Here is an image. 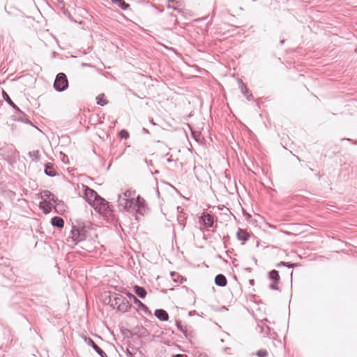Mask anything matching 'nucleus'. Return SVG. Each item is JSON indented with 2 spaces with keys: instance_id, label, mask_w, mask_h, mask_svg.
Returning <instances> with one entry per match:
<instances>
[{
  "instance_id": "14",
  "label": "nucleus",
  "mask_w": 357,
  "mask_h": 357,
  "mask_svg": "<svg viewBox=\"0 0 357 357\" xmlns=\"http://www.w3.org/2000/svg\"><path fill=\"white\" fill-rule=\"evenodd\" d=\"M236 236L239 241H247L250 238L248 233L242 229H238Z\"/></svg>"
},
{
  "instance_id": "11",
  "label": "nucleus",
  "mask_w": 357,
  "mask_h": 357,
  "mask_svg": "<svg viewBox=\"0 0 357 357\" xmlns=\"http://www.w3.org/2000/svg\"><path fill=\"white\" fill-rule=\"evenodd\" d=\"M177 210L179 213L177 216V221L179 225L181 226L182 229H183L186 225L187 216L184 213L182 212V209L181 208V207H177Z\"/></svg>"
},
{
  "instance_id": "8",
  "label": "nucleus",
  "mask_w": 357,
  "mask_h": 357,
  "mask_svg": "<svg viewBox=\"0 0 357 357\" xmlns=\"http://www.w3.org/2000/svg\"><path fill=\"white\" fill-rule=\"evenodd\" d=\"M199 222L203 223L206 227H211L213 225L214 220L212 215L204 213L199 218Z\"/></svg>"
},
{
  "instance_id": "13",
  "label": "nucleus",
  "mask_w": 357,
  "mask_h": 357,
  "mask_svg": "<svg viewBox=\"0 0 357 357\" xmlns=\"http://www.w3.org/2000/svg\"><path fill=\"white\" fill-rule=\"evenodd\" d=\"M227 278L222 274H218L215 278V283L217 286L225 287L227 285Z\"/></svg>"
},
{
  "instance_id": "17",
  "label": "nucleus",
  "mask_w": 357,
  "mask_h": 357,
  "mask_svg": "<svg viewBox=\"0 0 357 357\" xmlns=\"http://www.w3.org/2000/svg\"><path fill=\"white\" fill-rule=\"evenodd\" d=\"M40 208L43 210V211L47 214L49 213L51 211V204L50 202L44 199L43 201L40 202Z\"/></svg>"
},
{
  "instance_id": "1",
  "label": "nucleus",
  "mask_w": 357,
  "mask_h": 357,
  "mask_svg": "<svg viewBox=\"0 0 357 357\" xmlns=\"http://www.w3.org/2000/svg\"><path fill=\"white\" fill-rule=\"evenodd\" d=\"M118 206L120 210L134 214L144 215L147 210L145 200L139 195L136 196L135 191L131 190L119 195Z\"/></svg>"
},
{
  "instance_id": "21",
  "label": "nucleus",
  "mask_w": 357,
  "mask_h": 357,
  "mask_svg": "<svg viewBox=\"0 0 357 357\" xmlns=\"http://www.w3.org/2000/svg\"><path fill=\"white\" fill-rule=\"evenodd\" d=\"M113 1L123 10H127L130 7V5L123 0H113Z\"/></svg>"
},
{
  "instance_id": "12",
  "label": "nucleus",
  "mask_w": 357,
  "mask_h": 357,
  "mask_svg": "<svg viewBox=\"0 0 357 357\" xmlns=\"http://www.w3.org/2000/svg\"><path fill=\"white\" fill-rule=\"evenodd\" d=\"M155 316L161 321H167L169 319L168 313L162 309H157L154 312Z\"/></svg>"
},
{
  "instance_id": "4",
  "label": "nucleus",
  "mask_w": 357,
  "mask_h": 357,
  "mask_svg": "<svg viewBox=\"0 0 357 357\" xmlns=\"http://www.w3.org/2000/svg\"><path fill=\"white\" fill-rule=\"evenodd\" d=\"M3 97L4 100L6 101V102L9 105H10L14 109H15V111L18 113V120H20L30 125H33L32 123L28 119L25 118V114L23 112H22L20 109V108L12 101L9 96L4 91H3Z\"/></svg>"
},
{
  "instance_id": "29",
  "label": "nucleus",
  "mask_w": 357,
  "mask_h": 357,
  "mask_svg": "<svg viewBox=\"0 0 357 357\" xmlns=\"http://www.w3.org/2000/svg\"><path fill=\"white\" fill-rule=\"evenodd\" d=\"M277 284L278 283L274 282L273 284H270L269 288L273 290H278V287L277 286Z\"/></svg>"
},
{
  "instance_id": "2",
  "label": "nucleus",
  "mask_w": 357,
  "mask_h": 357,
  "mask_svg": "<svg viewBox=\"0 0 357 357\" xmlns=\"http://www.w3.org/2000/svg\"><path fill=\"white\" fill-rule=\"evenodd\" d=\"M68 87V80L63 73H59L56 76L54 88L56 91L62 92Z\"/></svg>"
},
{
  "instance_id": "28",
  "label": "nucleus",
  "mask_w": 357,
  "mask_h": 357,
  "mask_svg": "<svg viewBox=\"0 0 357 357\" xmlns=\"http://www.w3.org/2000/svg\"><path fill=\"white\" fill-rule=\"evenodd\" d=\"M258 327L260 328L261 333H264L266 335L268 334V331H269V328L268 326H266L264 328V326H260L258 325Z\"/></svg>"
},
{
  "instance_id": "26",
  "label": "nucleus",
  "mask_w": 357,
  "mask_h": 357,
  "mask_svg": "<svg viewBox=\"0 0 357 357\" xmlns=\"http://www.w3.org/2000/svg\"><path fill=\"white\" fill-rule=\"evenodd\" d=\"M257 356L258 357H267L268 352L266 350H259L257 352Z\"/></svg>"
},
{
  "instance_id": "9",
  "label": "nucleus",
  "mask_w": 357,
  "mask_h": 357,
  "mask_svg": "<svg viewBox=\"0 0 357 357\" xmlns=\"http://www.w3.org/2000/svg\"><path fill=\"white\" fill-rule=\"evenodd\" d=\"M86 343L91 346L101 357H107L105 352L102 350L89 337H85Z\"/></svg>"
},
{
  "instance_id": "5",
  "label": "nucleus",
  "mask_w": 357,
  "mask_h": 357,
  "mask_svg": "<svg viewBox=\"0 0 357 357\" xmlns=\"http://www.w3.org/2000/svg\"><path fill=\"white\" fill-rule=\"evenodd\" d=\"M93 207L96 211H98L100 213L105 215L109 212L112 211L109 203L101 197H100L98 199H96V202L94 204Z\"/></svg>"
},
{
  "instance_id": "35",
  "label": "nucleus",
  "mask_w": 357,
  "mask_h": 357,
  "mask_svg": "<svg viewBox=\"0 0 357 357\" xmlns=\"http://www.w3.org/2000/svg\"><path fill=\"white\" fill-rule=\"evenodd\" d=\"M284 40H280V43H281V44H284Z\"/></svg>"
},
{
  "instance_id": "36",
  "label": "nucleus",
  "mask_w": 357,
  "mask_h": 357,
  "mask_svg": "<svg viewBox=\"0 0 357 357\" xmlns=\"http://www.w3.org/2000/svg\"><path fill=\"white\" fill-rule=\"evenodd\" d=\"M2 206V203L0 202V209L1 208Z\"/></svg>"
},
{
  "instance_id": "18",
  "label": "nucleus",
  "mask_w": 357,
  "mask_h": 357,
  "mask_svg": "<svg viewBox=\"0 0 357 357\" xmlns=\"http://www.w3.org/2000/svg\"><path fill=\"white\" fill-rule=\"evenodd\" d=\"M45 174L52 177L55 176L56 175V172L55 171L51 163H47L45 165Z\"/></svg>"
},
{
  "instance_id": "7",
  "label": "nucleus",
  "mask_w": 357,
  "mask_h": 357,
  "mask_svg": "<svg viewBox=\"0 0 357 357\" xmlns=\"http://www.w3.org/2000/svg\"><path fill=\"white\" fill-rule=\"evenodd\" d=\"M84 197L87 202L93 206L96 204V199H98L100 196L93 190L86 187L84 190Z\"/></svg>"
},
{
  "instance_id": "22",
  "label": "nucleus",
  "mask_w": 357,
  "mask_h": 357,
  "mask_svg": "<svg viewBox=\"0 0 357 357\" xmlns=\"http://www.w3.org/2000/svg\"><path fill=\"white\" fill-rule=\"evenodd\" d=\"M97 104L101 106H104L107 104V101L105 98L104 94H100L96 98Z\"/></svg>"
},
{
  "instance_id": "24",
  "label": "nucleus",
  "mask_w": 357,
  "mask_h": 357,
  "mask_svg": "<svg viewBox=\"0 0 357 357\" xmlns=\"http://www.w3.org/2000/svg\"><path fill=\"white\" fill-rule=\"evenodd\" d=\"M52 195L53 194L49 190H43L41 192V197L43 199H48L50 200Z\"/></svg>"
},
{
  "instance_id": "15",
  "label": "nucleus",
  "mask_w": 357,
  "mask_h": 357,
  "mask_svg": "<svg viewBox=\"0 0 357 357\" xmlns=\"http://www.w3.org/2000/svg\"><path fill=\"white\" fill-rule=\"evenodd\" d=\"M239 88L241 89L242 93H243L244 96H246V98L248 100H252V94H248V89L247 86L241 80L239 81Z\"/></svg>"
},
{
  "instance_id": "34",
  "label": "nucleus",
  "mask_w": 357,
  "mask_h": 357,
  "mask_svg": "<svg viewBox=\"0 0 357 357\" xmlns=\"http://www.w3.org/2000/svg\"><path fill=\"white\" fill-rule=\"evenodd\" d=\"M173 357H184V356L182 354H176V355L174 356Z\"/></svg>"
},
{
  "instance_id": "32",
  "label": "nucleus",
  "mask_w": 357,
  "mask_h": 357,
  "mask_svg": "<svg viewBox=\"0 0 357 357\" xmlns=\"http://www.w3.org/2000/svg\"><path fill=\"white\" fill-rule=\"evenodd\" d=\"M176 326H177V328H178L180 331H183V328H182V326H181V321H176Z\"/></svg>"
},
{
  "instance_id": "19",
  "label": "nucleus",
  "mask_w": 357,
  "mask_h": 357,
  "mask_svg": "<svg viewBox=\"0 0 357 357\" xmlns=\"http://www.w3.org/2000/svg\"><path fill=\"white\" fill-rule=\"evenodd\" d=\"M135 293L141 298H145L146 296V291L144 287L135 285L133 287Z\"/></svg>"
},
{
  "instance_id": "30",
  "label": "nucleus",
  "mask_w": 357,
  "mask_h": 357,
  "mask_svg": "<svg viewBox=\"0 0 357 357\" xmlns=\"http://www.w3.org/2000/svg\"><path fill=\"white\" fill-rule=\"evenodd\" d=\"M50 202H54V204H57V202H59V199H58L56 197H55V196L53 195L52 196V197L50 198Z\"/></svg>"
},
{
  "instance_id": "10",
  "label": "nucleus",
  "mask_w": 357,
  "mask_h": 357,
  "mask_svg": "<svg viewBox=\"0 0 357 357\" xmlns=\"http://www.w3.org/2000/svg\"><path fill=\"white\" fill-rule=\"evenodd\" d=\"M126 295L131 301H133L135 304H136L142 310L146 311L147 310L146 305L142 303L135 295H133L130 292H127Z\"/></svg>"
},
{
  "instance_id": "3",
  "label": "nucleus",
  "mask_w": 357,
  "mask_h": 357,
  "mask_svg": "<svg viewBox=\"0 0 357 357\" xmlns=\"http://www.w3.org/2000/svg\"><path fill=\"white\" fill-rule=\"evenodd\" d=\"M86 231L84 227H80L79 226H73L70 231V236L73 241L75 243L85 240L86 237Z\"/></svg>"
},
{
  "instance_id": "27",
  "label": "nucleus",
  "mask_w": 357,
  "mask_h": 357,
  "mask_svg": "<svg viewBox=\"0 0 357 357\" xmlns=\"http://www.w3.org/2000/svg\"><path fill=\"white\" fill-rule=\"evenodd\" d=\"M120 135H121V137L122 138H125V139H126V138H128V137L129 134H128V132L126 130H122L120 132Z\"/></svg>"
},
{
  "instance_id": "25",
  "label": "nucleus",
  "mask_w": 357,
  "mask_h": 357,
  "mask_svg": "<svg viewBox=\"0 0 357 357\" xmlns=\"http://www.w3.org/2000/svg\"><path fill=\"white\" fill-rule=\"evenodd\" d=\"M167 17L168 18V20L171 23H172L174 24H176L177 23V18H176V15H174L173 13H169Z\"/></svg>"
},
{
  "instance_id": "23",
  "label": "nucleus",
  "mask_w": 357,
  "mask_h": 357,
  "mask_svg": "<svg viewBox=\"0 0 357 357\" xmlns=\"http://www.w3.org/2000/svg\"><path fill=\"white\" fill-rule=\"evenodd\" d=\"M29 155L33 158V160H38L40 158V152L38 150L32 151L29 153Z\"/></svg>"
},
{
  "instance_id": "6",
  "label": "nucleus",
  "mask_w": 357,
  "mask_h": 357,
  "mask_svg": "<svg viewBox=\"0 0 357 357\" xmlns=\"http://www.w3.org/2000/svg\"><path fill=\"white\" fill-rule=\"evenodd\" d=\"M115 305H117V308L119 311L127 312L130 308L131 305L128 301L120 296L114 298Z\"/></svg>"
},
{
  "instance_id": "31",
  "label": "nucleus",
  "mask_w": 357,
  "mask_h": 357,
  "mask_svg": "<svg viewBox=\"0 0 357 357\" xmlns=\"http://www.w3.org/2000/svg\"><path fill=\"white\" fill-rule=\"evenodd\" d=\"M284 266L288 267V268H293L295 266H298V264H290V263L286 262V265Z\"/></svg>"
},
{
  "instance_id": "37",
  "label": "nucleus",
  "mask_w": 357,
  "mask_h": 357,
  "mask_svg": "<svg viewBox=\"0 0 357 357\" xmlns=\"http://www.w3.org/2000/svg\"><path fill=\"white\" fill-rule=\"evenodd\" d=\"M254 282V280H251L250 281V284H252V282Z\"/></svg>"
},
{
  "instance_id": "33",
  "label": "nucleus",
  "mask_w": 357,
  "mask_h": 357,
  "mask_svg": "<svg viewBox=\"0 0 357 357\" xmlns=\"http://www.w3.org/2000/svg\"><path fill=\"white\" fill-rule=\"evenodd\" d=\"M286 265V262L281 261L277 264V267H280L281 266H284Z\"/></svg>"
},
{
  "instance_id": "20",
  "label": "nucleus",
  "mask_w": 357,
  "mask_h": 357,
  "mask_svg": "<svg viewBox=\"0 0 357 357\" xmlns=\"http://www.w3.org/2000/svg\"><path fill=\"white\" fill-rule=\"evenodd\" d=\"M268 278L273 280L275 283H278L280 280V275L278 271L276 270H272L269 272Z\"/></svg>"
},
{
  "instance_id": "16",
  "label": "nucleus",
  "mask_w": 357,
  "mask_h": 357,
  "mask_svg": "<svg viewBox=\"0 0 357 357\" xmlns=\"http://www.w3.org/2000/svg\"><path fill=\"white\" fill-rule=\"evenodd\" d=\"M51 223L54 227H56L58 228H62L64 225L63 220L59 216H55L52 218Z\"/></svg>"
}]
</instances>
